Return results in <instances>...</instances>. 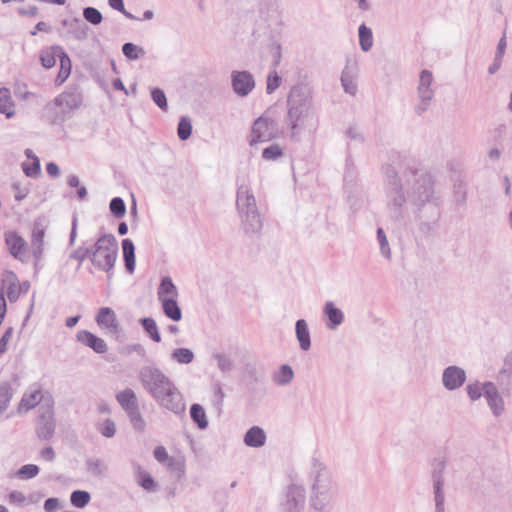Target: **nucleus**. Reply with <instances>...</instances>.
Here are the masks:
<instances>
[{
  "mask_svg": "<svg viewBox=\"0 0 512 512\" xmlns=\"http://www.w3.org/2000/svg\"><path fill=\"white\" fill-rule=\"evenodd\" d=\"M386 206L396 221H402L412 206L419 230L428 235L441 217V198L435 190V179L410 156L393 151L381 167Z\"/></svg>",
  "mask_w": 512,
  "mask_h": 512,
  "instance_id": "nucleus-1",
  "label": "nucleus"
},
{
  "mask_svg": "<svg viewBox=\"0 0 512 512\" xmlns=\"http://www.w3.org/2000/svg\"><path fill=\"white\" fill-rule=\"evenodd\" d=\"M144 389L163 408L181 414L185 411L183 396L174 383L156 366H144L139 372Z\"/></svg>",
  "mask_w": 512,
  "mask_h": 512,
  "instance_id": "nucleus-2",
  "label": "nucleus"
},
{
  "mask_svg": "<svg viewBox=\"0 0 512 512\" xmlns=\"http://www.w3.org/2000/svg\"><path fill=\"white\" fill-rule=\"evenodd\" d=\"M315 115L313 94L306 84L294 85L287 96L286 122L290 128V138L297 139L300 129Z\"/></svg>",
  "mask_w": 512,
  "mask_h": 512,
  "instance_id": "nucleus-3",
  "label": "nucleus"
},
{
  "mask_svg": "<svg viewBox=\"0 0 512 512\" xmlns=\"http://www.w3.org/2000/svg\"><path fill=\"white\" fill-rule=\"evenodd\" d=\"M236 208L246 234H257L263 227L255 196L249 186L242 184L237 189Z\"/></svg>",
  "mask_w": 512,
  "mask_h": 512,
  "instance_id": "nucleus-4",
  "label": "nucleus"
},
{
  "mask_svg": "<svg viewBox=\"0 0 512 512\" xmlns=\"http://www.w3.org/2000/svg\"><path fill=\"white\" fill-rule=\"evenodd\" d=\"M313 484L311 487L310 506L316 511H323L332 499L331 477L326 466L318 459L312 460Z\"/></svg>",
  "mask_w": 512,
  "mask_h": 512,
  "instance_id": "nucleus-5",
  "label": "nucleus"
},
{
  "mask_svg": "<svg viewBox=\"0 0 512 512\" xmlns=\"http://www.w3.org/2000/svg\"><path fill=\"white\" fill-rule=\"evenodd\" d=\"M118 256V242L113 234H103L91 248V263L95 268L105 271L107 278L113 275Z\"/></svg>",
  "mask_w": 512,
  "mask_h": 512,
  "instance_id": "nucleus-6",
  "label": "nucleus"
},
{
  "mask_svg": "<svg viewBox=\"0 0 512 512\" xmlns=\"http://www.w3.org/2000/svg\"><path fill=\"white\" fill-rule=\"evenodd\" d=\"M82 102L83 96L79 90L67 89L55 97L53 101L48 102L44 109L57 119L59 116L79 108Z\"/></svg>",
  "mask_w": 512,
  "mask_h": 512,
  "instance_id": "nucleus-7",
  "label": "nucleus"
},
{
  "mask_svg": "<svg viewBox=\"0 0 512 512\" xmlns=\"http://www.w3.org/2000/svg\"><path fill=\"white\" fill-rule=\"evenodd\" d=\"M53 406V397L51 394H48L46 405L39 407L36 419L35 433L40 440L49 441L55 434L56 420Z\"/></svg>",
  "mask_w": 512,
  "mask_h": 512,
  "instance_id": "nucleus-8",
  "label": "nucleus"
},
{
  "mask_svg": "<svg viewBox=\"0 0 512 512\" xmlns=\"http://www.w3.org/2000/svg\"><path fill=\"white\" fill-rule=\"evenodd\" d=\"M279 136L276 122L272 118L261 116L252 124L249 144L255 146L258 143L277 139Z\"/></svg>",
  "mask_w": 512,
  "mask_h": 512,
  "instance_id": "nucleus-9",
  "label": "nucleus"
},
{
  "mask_svg": "<svg viewBox=\"0 0 512 512\" xmlns=\"http://www.w3.org/2000/svg\"><path fill=\"white\" fill-rule=\"evenodd\" d=\"M433 75L429 70H422L417 87L418 103L414 111L418 116H422L431 107L435 92L432 89Z\"/></svg>",
  "mask_w": 512,
  "mask_h": 512,
  "instance_id": "nucleus-10",
  "label": "nucleus"
},
{
  "mask_svg": "<svg viewBox=\"0 0 512 512\" xmlns=\"http://www.w3.org/2000/svg\"><path fill=\"white\" fill-rule=\"evenodd\" d=\"M48 228V220L45 216L37 217L33 222L30 248L32 256L35 260V266H37L44 255V238Z\"/></svg>",
  "mask_w": 512,
  "mask_h": 512,
  "instance_id": "nucleus-11",
  "label": "nucleus"
},
{
  "mask_svg": "<svg viewBox=\"0 0 512 512\" xmlns=\"http://www.w3.org/2000/svg\"><path fill=\"white\" fill-rule=\"evenodd\" d=\"M306 491L301 485L291 484L287 487L285 497L280 503V512H303Z\"/></svg>",
  "mask_w": 512,
  "mask_h": 512,
  "instance_id": "nucleus-12",
  "label": "nucleus"
},
{
  "mask_svg": "<svg viewBox=\"0 0 512 512\" xmlns=\"http://www.w3.org/2000/svg\"><path fill=\"white\" fill-rule=\"evenodd\" d=\"M254 76L246 70L231 72V86L233 92L239 97H246L255 88Z\"/></svg>",
  "mask_w": 512,
  "mask_h": 512,
  "instance_id": "nucleus-13",
  "label": "nucleus"
},
{
  "mask_svg": "<svg viewBox=\"0 0 512 512\" xmlns=\"http://www.w3.org/2000/svg\"><path fill=\"white\" fill-rule=\"evenodd\" d=\"M5 245L10 255L21 262H26L27 243L16 231L4 233Z\"/></svg>",
  "mask_w": 512,
  "mask_h": 512,
  "instance_id": "nucleus-14",
  "label": "nucleus"
},
{
  "mask_svg": "<svg viewBox=\"0 0 512 512\" xmlns=\"http://www.w3.org/2000/svg\"><path fill=\"white\" fill-rule=\"evenodd\" d=\"M467 379L466 371L456 365L446 367L442 373V385L448 391H454L463 386Z\"/></svg>",
  "mask_w": 512,
  "mask_h": 512,
  "instance_id": "nucleus-15",
  "label": "nucleus"
},
{
  "mask_svg": "<svg viewBox=\"0 0 512 512\" xmlns=\"http://www.w3.org/2000/svg\"><path fill=\"white\" fill-rule=\"evenodd\" d=\"M485 388V398L487 404L492 414L495 417H499L504 412V400L492 382H485Z\"/></svg>",
  "mask_w": 512,
  "mask_h": 512,
  "instance_id": "nucleus-16",
  "label": "nucleus"
},
{
  "mask_svg": "<svg viewBox=\"0 0 512 512\" xmlns=\"http://www.w3.org/2000/svg\"><path fill=\"white\" fill-rule=\"evenodd\" d=\"M96 322L100 328L107 329L111 333H117L120 328L115 312L109 307L99 309Z\"/></svg>",
  "mask_w": 512,
  "mask_h": 512,
  "instance_id": "nucleus-17",
  "label": "nucleus"
},
{
  "mask_svg": "<svg viewBox=\"0 0 512 512\" xmlns=\"http://www.w3.org/2000/svg\"><path fill=\"white\" fill-rule=\"evenodd\" d=\"M77 340L99 354L105 353L108 349L107 344L102 338L87 330L79 331L77 333Z\"/></svg>",
  "mask_w": 512,
  "mask_h": 512,
  "instance_id": "nucleus-18",
  "label": "nucleus"
},
{
  "mask_svg": "<svg viewBox=\"0 0 512 512\" xmlns=\"http://www.w3.org/2000/svg\"><path fill=\"white\" fill-rule=\"evenodd\" d=\"M323 313L327 318L326 327L330 330H335L344 321V313L332 301L325 303Z\"/></svg>",
  "mask_w": 512,
  "mask_h": 512,
  "instance_id": "nucleus-19",
  "label": "nucleus"
},
{
  "mask_svg": "<svg viewBox=\"0 0 512 512\" xmlns=\"http://www.w3.org/2000/svg\"><path fill=\"white\" fill-rule=\"evenodd\" d=\"M49 393H43L41 388H37L31 391L24 393L21 401L20 408H25L26 411H29L35 408L37 405H46V398Z\"/></svg>",
  "mask_w": 512,
  "mask_h": 512,
  "instance_id": "nucleus-20",
  "label": "nucleus"
},
{
  "mask_svg": "<svg viewBox=\"0 0 512 512\" xmlns=\"http://www.w3.org/2000/svg\"><path fill=\"white\" fill-rule=\"evenodd\" d=\"M243 441L248 447L260 448L266 443V434L259 426H253L247 430Z\"/></svg>",
  "mask_w": 512,
  "mask_h": 512,
  "instance_id": "nucleus-21",
  "label": "nucleus"
},
{
  "mask_svg": "<svg viewBox=\"0 0 512 512\" xmlns=\"http://www.w3.org/2000/svg\"><path fill=\"white\" fill-rule=\"evenodd\" d=\"M295 334L299 346L303 351H308L311 347V338L308 324L304 319H299L295 323Z\"/></svg>",
  "mask_w": 512,
  "mask_h": 512,
  "instance_id": "nucleus-22",
  "label": "nucleus"
},
{
  "mask_svg": "<svg viewBox=\"0 0 512 512\" xmlns=\"http://www.w3.org/2000/svg\"><path fill=\"white\" fill-rule=\"evenodd\" d=\"M122 251L125 268L128 273L132 274L135 271V246L131 239L126 238L122 240Z\"/></svg>",
  "mask_w": 512,
  "mask_h": 512,
  "instance_id": "nucleus-23",
  "label": "nucleus"
},
{
  "mask_svg": "<svg viewBox=\"0 0 512 512\" xmlns=\"http://www.w3.org/2000/svg\"><path fill=\"white\" fill-rule=\"evenodd\" d=\"M68 34L77 41H84L89 36V27L79 17L71 19V26L68 29Z\"/></svg>",
  "mask_w": 512,
  "mask_h": 512,
  "instance_id": "nucleus-24",
  "label": "nucleus"
},
{
  "mask_svg": "<svg viewBox=\"0 0 512 512\" xmlns=\"http://www.w3.org/2000/svg\"><path fill=\"white\" fill-rule=\"evenodd\" d=\"M160 303L163 313L167 318L175 322L182 319V311L176 298L163 299Z\"/></svg>",
  "mask_w": 512,
  "mask_h": 512,
  "instance_id": "nucleus-25",
  "label": "nucleus"
},
{
  "mask_svg": "<svg viewBox=\"0 0 512 512\" xmlns=\"http://www.w3.org/2000/svg\"><path fill=\"white\" fill-rule=\"evenodd\" d=\"M157 296L159 301H162L163 299L177 298V287L169 276H165L161 279L157 290Z\"/></svg>",
  "mask_w": 512,
  "mask_h": 512,
  "instance_id": "nucleus-26",
  "label": "nucleus"
},
{
  "mask_svg": "<svg viewBox=\"0 0 512 512\" xmlns=\"http://www.w3.org/2000/svg\"><path fill=\"white\" fill-rule=\"evenodd\" d=\"M294 378V371L288 364H283L272 375V381L277 386H286L291 383Z\"/></svg>",
  "mask_w": 512,
  "mask_h": 512,
  "instance_id": "nucleus-27",
  "label": "nucleus"
},
{
  "mask_svg": "<svg viewBox=\"0 0 512 512\" xmlns=\"http://www.w3.org/2000/svg\"><path fill=\"white\" fill-rule=\"evenodd\" d=\"M116 399L124 411H127L138 405L136 394L130 388H126L123 391L117 393Z\"/></svg>",
  "mask_w": 512,
  "mask_h": 512,
  "instance_id": "nucleus-28",
  "label": "nucleus"
},
{
  "mask_svg": "<svg viewBox=\"0 0 512 512\" xmlns=\"http://www.w3.org/2000/svg\"><path fill=\"white\" fill-rule=\"evenodd\" d=\"M62 53V47L55 45L49 49L43 50L40 54L41 64L44 68L50 69L56 63V58Z\"/></svg>",
  "mask_w": 512,
  "mask_h": 512,
  "instance_id": "nucleus-29",
  "label": "nucleus"
},
{
  "mask_svg": "<svg viewBox=\"0 0 512 512\" xmlns=\"http://www.w3.org/2000/svg\"><path fill=\"white\" fill-rule=\"evenodd\" d=\"M85 466L87 473L95 477H103L108 470V466L104 461L98 458L86 459Z\"/></svg>",
  "mask_w": 512,
  "mask_h": 512,
  "instance_id": "nucleus-30",
  "label": "nucleus"
},
{
  "mask_svg": "<svg viewBox=\"0 0 512 512\" xmlns=\"http://www.w3.org/2000/svg\"><path fill=\"white\" fill-rule=\"evenodd\" d=\"M190 417L199 429L204 430L208 427L205 410L200 404L196 403L191 405Z\"/></svg>",
  "mask_w": 512,
  "mask_h": 512,
  "instance_id": "nucleus-31",
  "label": "nucleus"
},
{
  "mask_svg": "<svg viewBox=\"0 0 512 512\" xmlns=\"http://www.w3.org/2000/svg\"><path fill=\"white\" fill-rule=\"evenodd\" d=\"M0 113L7 118H11L15 114L10 91L7 88H0Z\"/></svg>",
  "mask_w": 512,
  "mask_h": 512,
  "instance_id": "nucleus-32",
  "label": "nucleus"
},
{
  "mask_svg": "<svg viewBox=\"0 0 512 512\" xmlns=\"http://www.w3.org/2000/svg\"><path fill=\"white\" fill-rule=\"evenodd\" d=\"M446 461L444 458H435L432 462V481L433 484L444 485V472Z\"/></svg>",
  "mask_w": 512,
  "mask_h": 512,
  "instance_id": "nucleus-33",
  "label": "nucleus"
},
{
  "mask_svg": "<svg viewBox=\"0 0 512 512\" xmlns=\"http://www.w3.org/2000/svg\"><path fill=\"white\" fill-rule=\"evenodd\" d=\"M358 35L361 49L368 52L373 46L372 30L363 23L359 26Z\"/></svg>",
  "mask_w": 512,
  "mask_h": 512,
  "instance_id": "nucleus-34",
  "label": "nucleus"
},
{
  "mask_svg": "<svg viewBox=\"0 0 512 512\" xmlns=\"http://www.w3.org/2000/svg\"><path fill=\"white\" fill-rule=\"evenodd\" d=\"M140 324L144 331L150 336V338L159 343L161 341V335L157 326L156 321L151 317H145L140 319Z\"/></svg>",
  "mask_w": 512,
  "mask_h": 512,
  "instance_id": "nucleus-35",
  "label": "nucleus"
},
{
  "mask_svg": "<svg viewBox=\"0 0 512 512\" xmlns=\"http://www.w3.org/2000/svg\"><path fill=\"white\" fill-rule=\"evenodd\" d=\"M133 468L135 470V472L137 473L138 475V484L146 489V490H153L154 487H155V481L154 479L151 477L150 474H148L146 471H144L141 467L140 464L138 463H133Z\"/></svg>",
  "mask_w": 512,
  "mask_h": 512,
  "instance_id": "nucleus-36",
  "label": "nucleus"
},
{
  "mask_svg": "<svg viewBox=\"0 0 512 512\" xmlns=\"http://www.w3.org/2000/svg\"><path fill=\"white\" fill-rule=\"evenodd\" d=\"M125 412L135 430H138L140 432L145 430L146 422L140 413L139 405H137Z\"/></svg>",
  "mask_w": 512,
  "mask_h": 512,
  "instance_id": "nucleus-37",
  "label": "nucleus"
},
{
  "mask_svg": "<svg viewBox=\"0 0 512 512\" xmlns=\"http://www.w3.org/2000/svg\"><path fill=\"white\" fill-rule=\"evenodd\" d=\"M194 358L195 355L189 348H176L171 353V359L178 364H189Z\"/></svg>",
  "mask_w": 512,
  "mask_h": 512,
  "instance_id": "nucleus-38",
  "label": "nucleus"
},
{
  "mask_svg": "<svg viewBox=\"0 0 512 512\" xmlns=\"http://www.w3.org/2000/svg\"><path fill=\"white\" fill-rule=\"evenodd\" d=\"M12 396L13 391L10 383L2 382L0 384V415L8 408Z\"/></svg>",
  "mask_w": 512,
  "mask_h": 512,
  "instance_id": "nucleus-39",
  "label": "nucleus"
},
{
  "mask_svg": "<svg viewBox=\"0 0 512 512\" xmlns=\"http://www.w3.org/2000/svg\"><path fill=\"white\" fill-rule=\"evenodd\" d=\"M91 500V495L85 490H75L70 495V502L76 508H84Z\"/></svg>",
  "mask_w": 512,
  "mask_h": 512,
  "instance_id": "nucleus-40",
  "label": "nucleus"
},
{
  "mask_svg": "<svg viewBox=\"0 0 512 512\" xmlns=\"http://www.w3.org/2000/svg\"><path fill=\"white\" fill-rule=\"evenodd\" d=\"M507 379V384H512V350L505 356L503 367L499 371L498 380L503 382Z\"/></svg>",
  "mask_w": 512,
  "mask_h": 512,
  "instance_id": "nucleus-41",
  "label": "nucleus"
},
{
  "mask_svg": "<svg viewBox=\"0 0 512 512\" xmlns=\"http://www.w3.org/2000/svg\"><path fill=\"white\" fill-rule=\"evenodd\" d=\"M122 53L129 60H137L145 55V50L132 42H127L122 46Z\"/></svg>",
  "mask_w": 512,
  "mask_h": 512,
  "instance_id": "nucleus-42",
  "label": "nucleus"
},
{
  "mask_svg": "<svg viewBox=\"0 0 512 512\" xmlns=\"http://www.w3.org/2000/svg\"><path fill=\"white\" fill-rule=\"evenodd\" d=\"M192 134V122L188 116H182L178 122L177 135L180 140L185 141Z\"/></svg>",
  "mask_w": 512,
  "mask_h": 512,
  "instance_id": "nucleus-43",
  "label": "nucleus"
},
{
  "mask_svg": "<svg viewBox=\"0 0 512 512\" xmlns=\"http://www.w3.org/2000/svg\"><path fill=\"white\" fill-rule=\"evenodd\" d=\"M83 18L87 23L92 25H99L103 21L102 13L95 7H85L83 8Z\"/></svg>",
  "mask_w": 512,
  "mask_h": 512,
  "instance_id": "nucleus-44",
  "label": "nucleus"
},
{
  "mask_svg": "<svg viewBox=\"0 0 512 512\" xmlns=\"http://www.w3.org/2000/svg\"><path fill=\"white\" fill-rule=\"evenodd\" d=\"M435 512H445L444 485L433 484Z\"/></svg>",
  "mask_w": 512,
  "mask_h": 512,
  "instance_id": "nucleus-45",
  "label": "nucleus"
},
{
  "mask_svg": "<svg viewBox=\"0 0 512 512\" xmlns=\"http://www.w3.org/2000/svg\"><path fill=\"white\" fill-rule=\"evenodd\" d=\"M283 154V148L279 144H271L263 149L262 158L266 161H274L282 157Z\"/></svg>",
  "mask_w": 512,
  "mask_h": 512,
  "instance_id": "nucleus-46",
  "label": "nucleus"
},
{
  "mask_svg": "<svg viewBox=\"0 0 512 512\" xmlns=\"http://www.w3.org/2000/svg\"><path fill=\"white\" fill-rule=\"evenodd\" d=\"M109 208L115 218H122L126 214V204L120 197H114L110 201Z\"/></svg>",
  "mask_w": 512,
  "mask_h": 512,
  "instance_id": "nucleus-47",
  "label": "nucleus"
},
{
  "mask_svg": "<svg viewBox=\"0 0 512 512\" xmlns=\"http://www.w3.org/2000/svg\"><path fill=\"white\" fill-rule=\"evenodd\" d=\"M151 98L153 102L162 110H168V102L164 91L161 88L154 87L151 89Z\"/></svg>",
  "mask_w": 512,
  "mask_h": 512,
  "instance_id": "nucleus-48",
  "label": "nucleus"
},
{
  "mask_svg": "<svg viewBox=\"0 0 512 512\" xmlns=\"http://www.w3.org/2000/svg\"><path fill=\"white\" fill-rule=\"evenodd\" d=\"M23 172L27 177L35 178L41 172L40 160L37 156H33V161L31 164L22 163Z\"/></svg>",
  "mask_w": 512,
  "mask_h": 512,
  "instance_id": "nucleus-49",
  "label": "nucleus"
},
{
  "mask_svg": "<svg viewBox=\"0 0 512 512\" xmlns=\"http://www.w3.org/2000/svg\"><path fill=\"white\" fill-rule=\"evenodd\" d=\"M40 469L35 464H25L18 469L16 476L20 479H31L38 475Z\"/></svg>",
  "mask_w": 512,
  "mask_h": 512,
  "instance_id": "nucleus-50",
  "label": "nucleus"
},
{
  "mask_svg": "<svg viewBox=\"0 0 512 512\" xmlns=\"http://www.w3.org/2000/svg\"><path fill=\"white\" fill-rule=\"evenodd\" d=\"M466 390L470 400L476 401L480 399L482 395L485 396V383L481 384L479 382H474L472 384H468Z\"/></svg>",
  "mask_w": 512,
  "mask_h": 512,
  "instance_id": "nucleus-51",
  "label": "nucleus"
},
{
  "mask_svg": "<svg viewBox=\"0 0 512 512\" xmlns=\"http://www.w3.org/2000/svg\"><path fill=\"white\" fill-rule=\"evenodd\" d=\"M377 240L380 246V252L383 257L390 260L391 259V249L386 237V234L382 228L377 229Z\"/></svg>",
  "mask_w": 512,
  "mask_h": 512,
  "instance_id": "nucleus-52",
  "label": "nucleus"
},
{
  "mask_svg": "<svg viewBox=\"0 0 512 512\" xmlns=\"http://www.w3.org/2000/svg\"><path fill=\"white\" fill-rule=\"evenodd\" d=\"M213 358L216 360L217 367L221 372L227 373L232 370L233 362L229 356L223 353H215L213 354Z\"/></svg>",
  "mask_w": 512,
  "mask_h": 512,
  "instance_id": "nucleus-53",
  "label": "nucleus"
},
{
  "mask_svg": "<svg viewBox=\"0 0 512 512\" xmlns=\"http://www.w3.org/2000/svg\"><path fill=\"white\" fill-rule=\"evenodd\" d=\"M88 257L91 259V248H87L84 246L78 247L77 249L72 251L69 255L70 259H74L79 262L78 267H77L78 269L80 268L81 263Z\"/></svg>",
  "mask_w": 512,
  "mask_h": 512,
  "instance_id": "nucleus-54",
  "label": "nucleus"
},
{
  "mask_svg": "<svg viewBox=\"0 0 512 512\" xmlns=\"http://www.w3.org/2000/svg\"><path fill=\"white\" fill-rule=\"evenodd\" d=\"M224 398H225V393H224L221 385L218 383L215 384L213 386L212 403H213V406L218 410L219 413L222 410V404H223Z\"/></svg>",
  "mask_w": 512,
  "mask_h": 512,
  "instance_id": "nucleus-55",
  "label": "nucleus"
},
{
  "mask_svg": "<svg viewBox=\"0 0 512 512\" xmlns=\"http://www.w3.org/2000/svg\"><path fill=\"white\" fill-rule=\"evenodd\" d=\"M98 431L102 436L112 438L116 433V425L112 419H106L102 424L99 425Z\"/></svg>",
  "mask_w": 512,
  "mask_h": 512,
  "instance_id": "nucleus-56",
  "label": "nucleus"
},
{
  "mask_svg": "<svg viewBox=\"0 0 512 512\" xmlns=\"http://www.w3.org/2000/svg\"><path fill=\"white\" fill-rule=\"evenodd\" d=\"M281 78L278 73L273 70L268 74L266 92L272 94L280 86Z\"/></svg>",
  "mask_w": 512,
  "mask_h": 512,
  "instance_id": "nucleus-57",
  "label": "nucleus"
},
{
  "mask_svg": "<svg viewBox=\"0 0 512 512\" xmlns=\"http://www.w3.org/2000/svg\"><path fill=\"white\" fill-rule=\"evenodd\" d=\"M108 4L112 9L121 12L126 18L131 20L137 19L136 16H134L125 9L123 0H108Z\"/></svg>",
  "mask_w": 512,
  "mask_h": 512,
  "instance_id": "nucleus-58",
  "label": "nucleus"
},
{
  "mask_svg": "<svg viewBox=\"0 0 512 512\" xmlns=\"http://www.w3.org/2000/svg\"><path fill=\"white\" fill-rule=\"evenodd\" d=\"M13 335V328L9 327L5 330L0 338V354H4L7 351L8 343Z\"/></svg>",
  "mask_w": 512,
  "mask_h": 512,
  "instance_id": "nucleus-59",
  "label": "nucleus"
},
{
  "mask_svg": "<svg viewBox=\"0 0 512 512\" xmlns=\"http://www.w3.org/2000/svg\"><path fill=\"white\" fill-rule=\"evenodd\" d=\"M341 83L344 88V91L350 95H354L356 93V85L353 83L351 79H349L345 73L341 76Z\"/></svg>",
  "mask_w": 512,
  "mask_h": 512,
  "instance_id": "nucleus-60",
  "label": "nucleus"
},
{
  "mask_svg": "<svg viewBox=\"0 0 512 512\" xmlns=\"http://www.w3.org/2000/svg\"><path fill=\"white\" fill-rule=\"evenodd\" d=\"M19 289H21V288L17 287L16 283L9 284L6 294H7V297L10 302H12V303L16 302L19 299V297L21 295Z\"/></svg>",
  "mask_w": 512,
  "mask_h": 512,
  "instance_id": "nucleus-61",
  "label": "nucleus"
},
{
  "mask_svg": "<svg viewBox=\"0 0 512 512\" xmlns=\"http://www.w3.org/2000/svg\"><path fill=\"white\" fill-rule=\"evenodd\" d=\"M153 455L155 459L160 463H164L165 461L169 460V455L164 446L155 447Z\"/></svg>",
  "mask_w": 512,
  "mask_h": 512,
  "instance_id": "nucleus-62",
  "label": "nucleus"
},
{
  "mask_svg": "<svg viewBox=\"0 0 512 512\" xmlns=\"http://www.w3.org/2000/svg\"><path fill=\"white\" fill-rule=\"evenodd\" d=\"M346 136L350 140H354V141H357V142H363V140H364L361 132L359 131L358 127H356V126H350L346 130Z\"/></svg>",
  "mask_w": 512,
  "mask_h": 512,
  "instance_id": "nucleus-63",
  "label": "nucleus"
},
{
  "mask_svg": "<svg viewBox=\"0 0 512 512\" xmlns=\"http://www.w3.org/2000/svg\"><path fill=\"white\" fill-rule=\"evenodd\" d=\"M40 456L47 462H53L56 458V453L51 446H48L41 450Z\"/></svg>",
  "mask_w": 512,
  "mask_h": 512,
  "instance_id": "nucleus-64",
  "label": "nucleus"
}]
</instances>
